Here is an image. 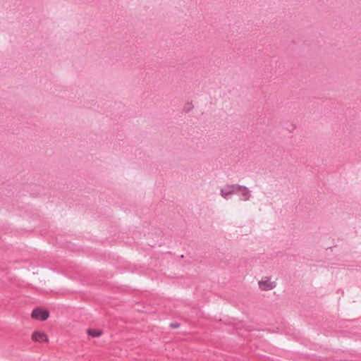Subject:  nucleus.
<instances>
[{"label": "nucleus", "instance_id": "f257e3e1", "mask_svg": "<svg viewBox=\"0 0 361 361\" xmlns=\"http://www.w3.org/2000/svg\"><path fill=\"white\" fill-rule=\"evenodd\" d=\"M31 340L39 343H48L49 342L47 334L41 329H36L32 332Z\"/></svg>", "mask_w": 361, "mask_h": 361}, {"label": "nucleus", "instance_id": "f03ea898", "mask_svg": "<svg viewBox=\"0 0 361 361\" xmlns=\"http://www.w3.org/2000/svg\"><path fill=\"white\" fill-rule=\"evenodd\" d=\"M259 288L262 291H269L276 288V283L270 276H263L258 281Z\"/></svg>", "mask_w": 361, "mask_h": 361}, {"label": "nucleus", "instance_id": "7ed1b4c3", "mask_svg": "<svg viewBox=\"0 0 361 361\" xmlns=\"http://www.w3.org/2000/svg\"><path fill=\"white\" fill-rule=\"evenodd\" d=\"M49 317V312L42 307H36L31 312V318L32 319L43 322Z\"/></svg>", "mask_w": 361, "mask_h": 361}, {"label": "nucleus", "instance_id": "20e7f679", "mask_svg": "<svg viewBox=\"0 0 361 361\" xmlns=\"http://www.w3.org/2000/svg\"><path fill=\"white\" fill-rule=\"evenodd\" d=\"M87 333L89 336L94 338L99 337L102 334V331L98 329H87Z\"/></svg>", "mask_w": 361, "mask_h": 361}, {"label": "nucleus", "instance_id": "39448f33", "mask_svg": "<svg viewBox=\"0 0 361 361\" xmlns=\"http://www.w3.org/2000/svg\"><path fill=\"white\" fill-rule=\"evenodd\" d=\"M243 200L246 201V200H248L249 198H250V192L246 189V188H244L243 190Z\"/></svg>", "mask_w": 361, "mask_h": 361}, {"label": "nucleus", "instance_id": "423d86ee", "mask_svg": "<svg viewBox=\"0 0 361 361\" xmlns=\"http://www.w3.org/2000/svg\"><path fill=\"white\" fill-rule=\"evenodd\" d=\"M230 193H231V192H227L226 190H221V195H222V196H223L224 197H225V198H226V196H227L228 194H230Z\"/></svg>", "mask_w": 361, "mask_h": 361}]
</instances>
